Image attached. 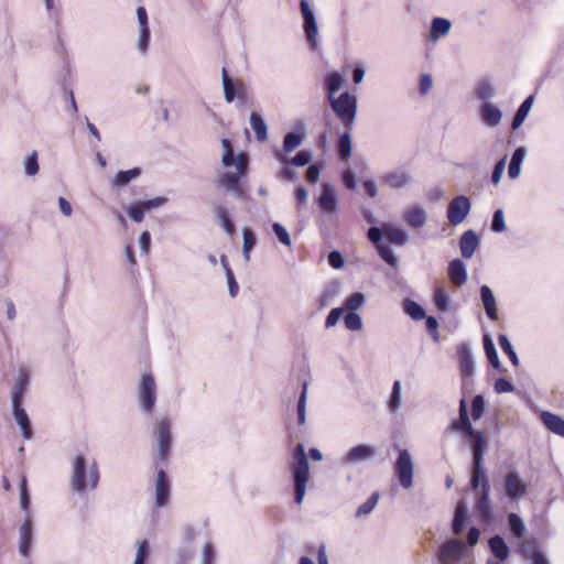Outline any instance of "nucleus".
I'll return each mask as SVG.
<instances>
[{
	"label": "nucleus",
	"mask_w": 564,
	"mask_h": 564,
	"mask_svg": "<svg viewBox=\"0 0 564 564\" xmlns=\"http://www.w3.org/2000/svg\"><path fill=\"white\" fill-rule=\"evenodd\" d=\"M234 165L236 171L219 173L216 176L215 184L227 192H232L236 198L245 199L246 191L240 184V180L248 171V156L243 153H239Z\"/></svg>",
	"instance_id": "4"
},
{
	"label": "nucleus",
	"mask_w": 564,
	"mask_h": 564,
	"mask_svg": "<svg viewBox=\"0 0 564 564\" xmlns=\"http://www.w3.org/2000/svg\"><path fill=\"white\" fill-rule=\"evenodd\" d=\"M24 173L26 176H34L39 172L37 152L33 151L23 162Z\"/></svg>",
	"instance_id": "56"
},
{
	"label": "nucleus",
	"mask_w": 564,
	"mask_h": 564,
	"mask_svg": "<svg viewBox=\"0 0 564 564\" xmlns=\"http://www.w3.org/2000/svg\"><path fill=\"white\" fill-rule=\"evenodd\" d=\"M338 155L341 160H347L351 155L350 130L343 132L337 142Z\"/></svg>",
	"instance_id": "44"
},
{
	"label": "nucleus",
	"mask_w": 564,
	"mask_h": 564,
	"mask_svg": "<svg viewBox=\"0 0 564 564\" xmlns=\"http://www.w3.org/2000/svg\"><path fill=\"white\" fill-rule=\"evenodd\" d=\"M478 246L479 237L475 230L468 229L460 236L459 248L463 258L470 259Z\"/></svg>",
	"instance_id": "20"
},
{
	"label": "nucleus",
	"mask_w": 564,
	"mask_h": 564,
	"mask_svg": "<svg viewBox=\"0 0 564 564\" xmlns=\"http://www.w3.org/2000/svg\"><path fill=\"white\" fill-rule=\"evenodd\" d=\"M435 304L443 312H446L449 310L451 299H449V295L443 289H436Z\"/></svg>",
	"instance_id": "63"
},
{
	"label": "nucleus",
	"mask_w": 564,
	"mask_h": 564,
	"mask_svg": "<svg viewBox=\"0 0 564 564\" xmlns=\"http://www.w3.org/2000/svg\"><path fill=\"white\" fill-rule=\"evenodd\" d=\"M141 175V170L139 167H133L127 171H119L116 173L111 181V185L113 187H122L128 185L132 180L139 177Z\"/></svg>",
	"instance_id": "38"
},
{
	"label": "nucleus",
	"mask_w": 564,
	"mask_h": 564,
	"mask_svg": "<svg viewBox=\"0 0 564 564\" xmlns=\"http://www.w3.org/2000/svg\"><path fill=\"white\" fill-rule=\"evenodd\" d=\"M377 454L376 447L369 444H359L351 447L343 458L344 464L354 465L369 460Z\"/></svg>",
	"instance_id": "12"
},
{
	"label": "nucleus",
	"mask_w": 564,
	"mask_h": 564,
	"mask_svg": "<svg viewBox=\"0 0 564 564\" xmlns=\"http://www.w3.org/2000/svg\"><path fill=\"white\" fill-rule=\"evenodd\" d=\"M412 181V174L402 169L391 171L382 177V183L392 189L404 188L409 186Z\"/></svg>",
	"instance_id": "16"
},
{
	"label": "nucleus",
	"mask_w": 564,
	"mask_h": 564,
	"mask_svg": "<svg viewBox=\"0 0 564 564\" xmlns=\"http://www.w3.org/2000/svg\"><path fill=\"white\" fill-rule=\"evenodd\" d=\"M458 416V421H453L449 429L465 433L468 436L473 452V459H484L486 452L485 434L481 431L474 430L468 415L467 402L464 398L459 401Z\"/></svg>",
	"instance_id": "2"
},
{
	"label": "nucleus",
	"mask_w": 564,
	"mask_h": 564,
	"mask_svg": "<svg viewBox=\"0 0 564 564\" xmlns=\"http://www.w3.org/2000/svg\"><path fill=\"white\" fill-rule=\"evenodd\" d=\"M533 101H534V96L530 95L521 102V105L517 109L514 117L512 119V122H511V128L513 130H517L522 126V123L524 122L525 118L528 117V115L533 106Z\"/></svg>",
	"instance_id": "31"
},
{
	"label": "nucleus",
	"mask_w": 564,
	"mask_h": 564,
	"mask_svg": "<svg viewBox=\"0 0 564 564\" xmlns=\"http://www.w3.org/2000/svg\"><path fill=\"white\" fill-rule=\"evenodd\" d=\"M30 503H31V499H30V492L28 489L26 477L24 475H22L21 479H20V505H21V509L25 513V517L28 514H31Z\"/></svg>",
	"instance_id": "48"
},
{
	"label": "nucleus",
	"mask_w": 564,
	"mask_h": 564,
	"mask_svg": "<svg viewBox=\"0 0 564 564\" xmlns=\"http://www.w3.org/2000/svg\"><path fill=\"white\" fill-rule=\"evenodd\" d=\"M467 505L465 500H459L455 507L454 518L452 521V531L454 534H460L466 528Z\"/></svg>",
	"instance_id": "28"
},
{
	"label": "nucleus",
	"mask_w": 564,
	"mask_h": 564,
	"mask_svg": "<svg viewBox=\"0 0 564 564\" xmlns=\"http://www.w3.org/2000/svg\"><path fill=\"white\" fill-rule=\"evenodd\" d=\"M223 87L225 100L232 102L236 97L245 95V86L242 84L236 86L235 82L229 77L227 69L224 67L221 72Z\"/></svg>",
	"instance_id": "23"
},
{
	"label": "nucleus",
	"mask_w": 564,
	"mask_h": 564,
	"mask_svg": "<svg viewBox=\"0 0 564 564\" xmlns=\"http://www.w3.org/2000/svg\"><path fill=\"white\" fill-rule=\"evenodd\" d=\"M388 405L391 412H397L401 405V382L398 380L393 382Z\"/></svg>",
	"instance_id": "55"
},
{
	"label": "nucleus",
	"mask_w": 564,
	"mask_h": 564,
	"mask_svg": "<svg viewBox=\"0 0 564 564\" xmlns=\"http://www.w3.org/2000/svg\"><path fill=\"white\" fill-rule=\"evenodd\" d=\"M272 230L282 245H284L286 247H290L292 245V240H291V236H290L289 231L280 223H273Z\"/></svg>",
	"instance_id": "61"
},
{
	"label": "nucleus",
	"mask_w": 564,
	"mask_h": 564,
	"mask_svg": "<svg viewBox=\"0 0 564 564\" xmlns=\"http://www.w3.org/2000/svg\"><path fill=\"white\" fill-rule=\"evenodd\" d=\"M329 105L337 118L343 122L344 127L351 130L357 117V97L351 95L349 91H344L338 98L334 97L329 99Z\"/></svg>",
	"instance_id": "5"
},
{
	"label": "nucleus",
	"mask_w": 564,
	"mask_h": 564,
	"mask_svg": "<svg viewBox=\"0 0 564 564\" xmlns=\"http://www.w3.org/2000/svg\"><path fill=\"white\" fill-rule=\"evenodd\" d=\"M216 215H217V218L219 219L220 224H221V227L224 228V230L229 235V236H234L235 232H236V228H235V225L234 223L231 221L230 219V216H229V213L228 210L223 207V206H218L216 208Z\"/></svg>",
	"instance_id": "47"
},
{
	"label": "nucleus",
	"mask_w": 564,
	"mask_h": 564,
	"mask_svg": "<svg viewBox=\"0 0 564 564\" xmlns=\"http://www.w3.org/2000/svg\"><path fill=\"white\" fill-rule=\"evenodd\" d=\"M137 17L139 21L140 34L138 41V48L140 52L144 53L148 48L150 41V29L148 22V13L144 7H139L137 9Z\"/></svg>",
	"instance_id": "22"
},
{
	"label": "nucleus",
	"mask_w": 564,
	"mask_h": 564,
	"mask_svg": "<svg viewBox=\"0 0 564 564\" xmlns=\"http://www.w3.org/2000/svg\"><path fill=\"white\" fill-rule=\"evenodd\" d=\"M154 434L158 443L155 460L158 464H165L169 459L172 443L171 424L167 419L163 417L156 422Z\"/></svg>",
	"instance_id": "7"
},
{
	"label": "nucleus",
	"mask_w": 564,
	"mask_h": 564,
	"mask_svg": "<svg viewBox=\"0 0 564 564\" xmlns=\"http://www.w3.org/2000/svg\"><path fill=\"white\" fill-rule=\"evenodd\" d=\"M386 237L394 245L404 246L409 241L408 234L398 227L386 225Z\"/></svg>",
	"instance_id": "43"
},
{
	"label": "nucleus",
	"mask_w": 564,
	"mask_h": 564,
	"mask_svg": "<svg viewBox=\"0 0 564 564\" xmlns=\"http://www.w3.org/2000/svg\"><path fill=\"white\" fill-rule=\"evenodd\" d=\"M386 236V225L380 228V227H376V226H372L368 229L367 231V237L368 239L375 243V245H381V240L382 238Z\"/></svg>",
	"instance_id": "64"
},
{
	"label": "nucleus",
	"mask_w": 564,
	"mask_h": 564,
	"mask_svg": "<svg viewBox=\"0 0 564 564\" xmlns=\"http://www.w3.org/2000/svg\"><path fill=\"white\" fill-rule=\"evenodd\" d=\"M495 95V88L489 79H482L477 87V97L480 100H488Z\"/></svg>",
	"instance_id": "57"
},
{
	"label": "nucleus",
	"mask_w": 564,
	"mask_h": 564,
	"mask_svg": "<svg viewBox=\"0 0 564 564\" xmlns=\"http://www.w3.org/2000/svg\"><path fill=\"white\" fill-rule=\"evenodd\" d=\"M447 272H448V276H449L451 281L454 284L460 286L466 283L467 270H466V265L463 262V260H460L458 258L452 260L448 264Z\"/></svg>",
	"instance_id": "27"
},
{
	"label": "nucleus",
	"mask_w": 564,
	"mask_h": 564,
	"mask_svg": "<svg viewBox=\"0 0 564 564\" xmlns=\"http://www.w3.org/2000/svg\"><path fill=\"white\" fill-rule=\"evenodd\" d=\"M527 155V149L524 147H519L513 152L509 167L508 175L510 178H517L521 172V164Z\"/></svg>",
	"instance_id": "35"
},
{
	"label": "nucleus",
	"mask_w": 564,
	"mask_h": 564,
	"mask_svg": "<svg viewBox=\"0 0 564 564\" xmlns=\"http://www.w3.org/2000/svg\"><path fill=\"white\" fill-rule=\"evenodd\" d=\"M318 205L322 209L328 213H336L338 207V200L336 193L332 185L323 184L322 193L318 198Z\"/></svg>",
	"instance_id": "24"
},
{
	"label": "nucleus",
	"mask_w": 564,
	"mask_h": 564,
	"mask_svg": "<svg viewBox=\"0 0 564 564\" xmlns=\"http://www.w3.org/2000/svg\"><path fill=\"white\" fill-rule=\"evenodd\" d=\"M378 500H379V494L378 492L371 494V496L364 503H361L358 507V509L356 511V517L360 518V517L369 514L377 506Z\"/></svg>",
	"instance_id": "52"
},
{
	"label": "nucleus",
	"mask_w": 564,
	"mask_h": 564,
	"mask_svg": "<svg viewBox=\"0 0 564 564\" xmlns=\"http://www.w3.org/2000/svg\"><path fill=\"white\" fill-rule=\"evenodd\" d=\"M99 479L100 473L96 459H87L82 453L76 454L72 462L70 489L79 496H85L87 491L97 488Z\"/></svg>",
	"instance_id": "1"
},
{
	"label": "nucleus",
	"mask_w": 564,
	"mask_h": 564,
	"mask_svg": "<svg viewBox=\"0 0 564 564\" xmlns=\"http://www.w3.org/2000/svg\"><path fill=\"white\" fill-rule=\"evenodd\" d=\"M403 311L414 321L423 319L426 315L424 307L412 300H404Z\"/></svg>",
	"instance_id": "45"
},
{
	"label": "nucleus",
	"mask_w": 564,
	"mask_h": 564,
	"mask_svg": "<svg viewBox=\"0 0 564 564\" xmlns=\"http://www.w3.org/2000/svg\"><path fill=\"white\" fill-rule=\"evenodd\" d=\"M486 409V401L482 395L477 394L471 400V417L474 421L479 420Z\"/></svg>",
	"instance_id": "58"
},
{
	"label": "nucleus",
	"mask_w": 564,
	"mask_h": 564,
	"mask_svg": "<svg viewBox=\"0 0 564 564\" xmlns=\"http://www.w3.org/2000/svg\"><path fill=\"white\" fill-rule=\"evenodd\" d=\"M506 495L510 500L518 501L527 492V485L517 471H510L505 478Z\"/></svg>",
	"instance_id": "13"
},
{
	"label": "nucleus",
	"mask_w": 564,
	"mask_h": 564,
	"mask_svg": "<svg viewBox=\"0 0 564 564\" xmlns=\"http://www.w3.org/2000/svg\"><path fill=\"white\" fill-rule=\"evenodd\" d=\"M250 124L256 133L257 140L260 142L265 141L268 138V126L262 116L252 111L250 115Z\"/></svg>",
	"instance_id": "37"
},
{
	"label": "nucleus",
	"mask_w": 564,
	"mask_h": 564,
	"mask_svg": "<svg viewBox=\"0 0 564 564\" xmlns=\"http://www.w3.org/2000/svg\"><path fill=\"white\" fill-rule=\"evenodd\" d=\"M506 229L505 214L501 208L495 210L491 219V230L494 232H502Z\"/></svg>",
	"instance_id": "62"
},
{
	"label": "nucleus",
	"mask_w": 564,
	"mask_h": 564,
	"mask_svg": "<svg viewBox=\"0 0 564 564\" xmlns=\"http://www.w3.org/2000/svg\"><path fill=\"white\" fill-rule=\"evenodd\" d=\"M541 420L550 431L564 436V419L549 411H543Z\"/></svg>",
	"instance_id": "34"
},
{
	"label": "nucleus",
	"mask_w": 564,
	"mask_h": 564,
	"mask_svg": "<svg viewBox=\"0 0 564 564\" xmlns=\"http://www.w3.org/2000/svg\"><path fill=\"white\" fill-rule=\"evenodd\" d=\"M367 297L361 292H355L350 294L344 303V310L348 308L350 312H355L361 308L366 304Z\"/></svg>",
	"instance_id": "49"
},
{
	"label": "nucleus",
	"mask_w": 564,
	"mask_h": 564,
	"mask_svg": "<svg viewBox=\"0 0 564 564\" xmlns=\"http://www.w3.org/2000/svg\"><path fill=\"white\" fill-rule=\"evenodd\" d=\"M457 355L459 358L460 375L464 378L471 377L475 372V360L470 345L466 343L462 344L457 350Z\"/></svg>",
	"instance_id": "18"
},
{
	"label": "nucleus",
	"mask_w": 564,
	"mask_h": 564,
	"mask_svg": "<svg viewBox=\"0 0 564 564\" xmlns=\"http://www.w3.org/2000/svg\"><path fill=\"white\" fill-rule=\"evenodd\" d=\"M480 118L485 124L497 127L502 119V111L491 102H485L480 107Z\"/></svg>",
	"instance_id": "25"
},
{
	"label": "nucleus",
	"mask_w": 564,
	"mask_h": 564,
	"mask_svg": "<svg viewBox=\"0 0 564 564\" xmlns=\"http://www.w3.org/2000/svg\"><path fill=\"white\" fill-rule=\"evenodd\" d=\"M488 546L494 556L499 561H506L509 558L510 550L505 539L496 534L488 540Z\"/></svg>",
	"instance_id": "29"
},
{
	"label": "nucleus",
	"mask_w": 564,
	"mask_h": 564,
	"mask_svg": "<svg viewBox=\"0 0 564 564\" xmlns=\"http://www.w3.org/2000/svg\"><path fill=\"white\" fill-rule=\"evenodd\" d=\"M377 250L381 258L392 268L398 269L399 267V259L394 254L393 250L388 245H378Z\"/></svg>",
	"instance_id": "51"
},
{
	"label": "nucleus",
	"mask_w": 564,
	"mask_h": 564,
	"mask_svg": "<svg viewBox=\"0 0 564 564\" xmlns=\"http://www.w3.org/2000/svg\"><path fill=\"white\" fill-rule=\"evenodd\" d=\"M405 221L412 228H421L426 223V213L421 206H412L405 213Z\"/></svg>",
	"instance_id": "33"
},
{
	"label": "nucleus",
	"mask_w": 564,
	"mask_h": 564,
	"mask_svg": "<svg viewBox=\"0 0 564 564\" xmlns=\"http://www.w3.org/2000/svg\"><path fill=\"white\" fill-rule=\"evenodd\" d=\"M498 343H499L501 350L509 357L511 364L513 366H518L520 362L519 357H518L516 350L513 349L508 336L505 334H500L498 336Z\"/></svg>",
	"instance_id": "46"
},
{
	"label": "nucleus",
	"mask_w": 564,
	"mask_h": 564,
	"mask_svg": "<svg viewBox=\"0 0 564 564\" xmlns=\"http://www.w3.org/2000/svg\"><path fill=\"white\" fill-rule=\"evenodd\" d=\"M393 473L402 488L410 489L413 487L414 464L408 449H399Z\"/></svg>",
	"instance_id": "6"
},
{
	"label": "nucleus",
	"mask_w": 564,
	"mask_h": 564,
	"mask_svg": "<svg viewBox=\"0 0 564 564\" xmlns=\"http://www.w3.org/2000/svg\"><path fill=\"white\" fill-rule=\"evenodd\" d=\"M471 208L470 200L465 195L456 196L447 207V219L453 226L462 224Z\"/></svg>",
	"instance_id": "10"
},
{
	"label": "nucleus",
	"mask_w": 564,
	"mask_h": 564,
	"mask_svg": "<svg viewBox=\"0 0 564 564\" xmlns=\"http://www.w3.org/2000/svg\"><path fill=\"white\" fill-rule=\"evenodd\" d=\"M242 237H243V246H242L243 257L248 261L250 259V251L252 250V248L256 245V236L250 229L246 228L242 231Z\"/></svg>",
	"instance_id": "60"
},
{
	"label": "nucleus",
	"mask_w": 564,
	"mask_h": 564,
	"mask_svg": "<svg viewBox=\"0 0 564 564\" xmlns=\"http://www.w3.org/2000/svg\"><path fill=\"white\" fill-rule=\"evenodd\" d=\"M171 485L163 469L158 471L155 485V503L158 507H164L170 497Z\"/></svg>",
	"instance_id": "21"
},
{
	"label": "nucleus",
	"mask_w": 564,
	"mask_h": 564,
	"mask_svg": "<svg viewBox=\"0 0 564 564\" xmlns=\"http://www.w3.org/2000/svg\"><path fill=\"white\" fill-rule=\"evenodd\" d=\"M300 9L303 17V29L307 36V41L312 48L316 50L318 42H317V23L315 14L310 7V3L307 0H301L300 1Z\"/></svg>",
	"instance_id": "9"
},
{
	"label": "nucleus",
	"mask_w": 564,
	"mask_h": 564,
	"mask_svg": "<svg viewBox=\"0 0 564 564\" xmlns=\"http://www.w3.org/2000/svg\"><path fill=\"white\" fill-rule=\"evenodd\" d=\"M31 376L26 368L21 367L18 372V378L11 390V404L22 403L24 393L30 384Z\"/></svg>",
	"instance_id": "17"
},
{
	"label": "nucleus",
	"mask_w": 564,
	"mask_h": 564,
	"mask_svg": "<svg viewBox=\"0 0 564 564\" xmlns=\"http://www.w3.org/2000/svg\"><path fill=\"white\" fill-rule=\"evenodd\" d=\"M490 484L486 481L480 488V495L475 501V511L480 522L490 523L494 520V510L490 502Z\"/></svg>",
	"instance_id": "11"
},
{
	"label": "nucleus",
	"mask_w": 564,
	"mask_h": 564,
	"mask_svg": "<svg viewBox=\"0 0 564 564\" xmlns=\"http://www.w3.org/2000/svg\"><path fill=\"white\" fill-rule=\"evenodd\" d=\"M276 159L282 164H291V165H294V166H305V165H307L312 161L313 155H312L311 151L303 150V151H300L299 153H296V155H294L292 159L286 158L282 153H278L276 154Z\"/></svg>",
	"instance_id": "36"
},
{
	"label": "nucleus",
	"mask_w": 564,
	"mask_h": 564,
	"mask_svg": "<svg viewBox=\"0 0 564 564\" xmlns=\"http://www.w3.org/2000/svg\"><path fill=\"white\" fill-rule=\"evenodd\" d=\"M480 299H481V303L484 305V308L486 311L488 318L491 321H497L498 312H497L496 297H495L491 289L488 285H482L480 288Z\"/></svg>",
	"instance_id": "26"
},
{
	"label": "nucleus",
	"mask_w": 564,
	"mask_h": 564,
	"mask_svg": "<svg viewBox=\"0 0 564 564\" xmlns=\"http://www.w3.org/2000/svg\"><path fill=\"white\" fill-rule=\"evenodd\" d=\"M345 79L338 72L330 73L326 78V91L328 100L344 86Z\"/></svg>",
	"instance_id": "40"
},
{
	"label": "nucleus",
	"mask_w": 564,
	"mask_h": 564,
	"mask_svg": "<svg viewBox=\"0 0 564 564\" xmlns=\"http://www.w3.org/2000/svg\"><path fill=\"white\" fill-rule=\"evenodd\" d=\"M463 543L458 540H451L445 542L438 550L437 558L441 564H452L462 555Z\"/></svg>",
	"instance_id": "15"
},
{
	"label": "nucleus",
	"mask_w": 564,
	"mask_h": 564,
	"mask_svg": "<svg viewBox=\"0 0 564 564\" xmlns=\"http://www.w3.org/2000/svg\"><path fill=\"white\" fill-rule=\"evenodd\" d=\"M304 134L301 132L292 131L284 135L282 150L284 153H291L303 142Z\"/></svg>",
	"instance_id": "41"
},
{
	"label": "nucleus",
	"mask_w": 564,
	"mask_h": 564,
	"mask_svg": "<svg viewBox=\"0 0 564 564\" xmlns=\"http://www.w3.org/2000/svg\"><path fill=\"white\" fill-rule=\"evenodd\" d=\"M508 524L510 532L518 539H522L525 535V524L521 517L514 512L508 514Z\"/></svg>",
	"instance_id": "42"
},
{
	"label": "nucleus",
	"mask_w": 564,
	"mask_h": 564,
	"mask_svg": "<svg viewBox=\"0 0 564 564\" xmlns=\"http://www.w3.org/2000/svg\"><path fill=\"white\" fill-rule=\"evenodd\" d=\"M307 382L303 381L302 391L297 401V422L303 425L306 420Z\"/></svg>",
	"instance_id": "50"
},
{
	"label": "nucleus",
	"mask_w": 564,
	"mask_h": 564,
	"mask_svg": "<svg viewBox=\"0 0 564 564\" xmlns=\"http://www.w3.org/2000/svg\"><path fill=\"white\" fill-rule=\"evenodd\" d=\"M12 405V415L19 425L22 436L24 440L30 441L33 437V431L31 421L26 411L22 408V403H13Z\"/></svg>",
	"instance_id": "19"
},
{
	"label": "nucleus",
	"mask_w": 564,
	"mask_h": 564,
	"mask_svg": "<svg viewBox=\"0 0 564 564\" xmlns=\"http://www.w3.org/2000/svg\"><path fill=\"white\" fill-rule=\"evenodd\" d=\"M488 480L486 469L484 467V459H473V474L470 478V486L474 490L482 488L484 484Z\"/></svg>",
	"instance_id": "30"
},
{
	"label": "nucleus",
	"mask_w": 564,
	"mask_h": 564,
	"mask_svg": "<svg viewBox=\"0 0 564 564\" xmlns=\"http://www.w3.org/2000/svg\"><path fill=\"white\" fill-rule=\"evenodd\" d=\"M344 324L348 330H360L362 328L361 317L356 312H348L344 316Z\"/></svg>",
	"instance_id": "59"
},
{
	"label": "nucleus",
	"mask_w": 564,
	"mask_h": 564,
	"mask_svg": "<svg viewBox=\"0 0 564 564\" xmlns=\"http://www.w3.org/2000/svg\"><path fill=\"white\" fill-rule=\"evenodd\" d=\"M452 28V22L446 18L436 17L432 20L430 36L433 41L446 36Z\"/></svg>",
	"instance_id": "32"
},
{
	"label": "nucleus",
	"mask_w": 564,
	"mask_h": 564,
	"mask_svg": "<svg viewBox=\"0 0 564 564\" xmlns=\"http://www.w3.org/2000/svg\"><path fill=\"white\" fill-rule=\"evenodd\" d=\"M33 541V523L31 514L24 518L19 532V552L23 557H29Z\"/></svg>",
	"instance_id": "14"
},
{
	"label": "nucleus",
	"mask_w": 564,
	"mask_h": 564,
	"mask_svg": "<svg viewBox=\"0 0 564 564\" xmlns=\"http://www.w3.org/2000/svg\"><path fill=\"white\" fill-rule=\"evenodd\" d=\"M294 464L292 465L293 484H294V501L297 505L303 502L306 485L310 478V463L305 453V447L299 443L292 454Z\"/></svg>",
	"instance_id": "3"
},
{
	"label": "nucleus",
	"mask_w": 564,
	"mask_h": 564,
	"mask_svg": "<svg viewBox=\"0 0 564 564\" xmlns=\"http://www.w3.org/2000/svg\"><path fill=\"white\" fill-rule=\"evenodd\" d=\"M126 212L134 223H141L144 218L145 209L143 208L142 200H139L128 205Z\"/></svg>",
	"instance_id": "54"
},
{
	"label": "nucleus",
	"mask_w": 564,
	"mask_h": 564,
	"mask_svg": "<svg viewBox=\"0 0 564 564\" xmlns=\"http://www.w3.org/2000/svg\"><path fill=\"white\" fill-rule=\"evenodd\" d=\"M484 349L489 364L497 370H500V360L496 346L489 335H484Z\"/></svg>",
	"instance_id": "39"
},
{
	"label": "nucleus",
	"mask_w": 564,
	"mask_h": 564,
	"mask_svg": "<svg viewBox=\"0 0 564 564\" xmlns=\"http://www.w3.org/2000/svg\"><path fill=\"white\" fill-rule=\"evenodd\" d=\"M139 398L143 412L151 414L156 400V387L154 378L151 375L142 376Z\"/></svg>",
	"instance_id": "8"
},
{
	"label": "nucleus",
	"mask_w": 564,
	"mask_h": 564,
	"mask_svg": "<svg viewBox=\"0 0 564 564\" xmlns=\"http://www.w3.org/2000/svg\"><path fill=\"white\" fill-rule=\"evenodd\" d=\"M221 144L225 150L221 158V163L225 167H230L234 165V162H236L237 155H235L234 148L228 139H223Z\"/></svg>",
	"instance_id": "53"
}]
</instances>
